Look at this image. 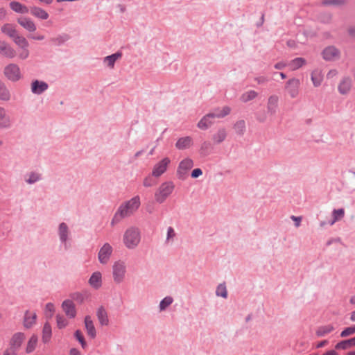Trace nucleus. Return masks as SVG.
<instances>
[{
  "label": "nucleus",
  "instance_id": "nucleus-15",
  "mask_svg": "<svg viewBox=\"0 0 355 355\" xmlns=\"http://www.w3.org/2000/svg\"><path fill=\"white\" fill-rule=\"evenodd\" d=\"M49 88V85L42 80H34L31 85V92L34 94L40 95L46 91Z\"/></svg>",
  "mask_w": 355,
  "mask_h": 355
},
{
  "label": "nucleus",
  "instance_id": "nucleus-16",
  "mask_svg": "<svg viewBox=\"0 0 355 355\" xmlns=\"http://www.w3.org/2000/svg\"><path fill=\"white\" fill-rule=\"evenodd\" d=\"M88 283L92 288L99 289L103 285L102 273L99 271L94 272L91 275Z\"/></svg>",
  "mask_w": 355,
  "mask_h": 355
},
{
  "label": "nucleus",
  "instance_id": "nucleus-55",
  "mask_svg": "<svg viewBox=\"0 0 355 355\" xmlns=\"http://www.w3.org/2000/svg\"><path fill=\"white\" fill-rule=\"evenodd\" d=\"M254 80L258 84H264L265 83L268 81V79L266 77H265V76H259V77H256L254 78Z\"/></svg>",
  "mask_w": 355,
  "mask_h": 355
},
{
  "label": "nucleus",
  "instance_id": "nucleus-35",
  "mask_svg": "<svg viewBox=\"0 0 355 355\" xmlns=\"http://www.w3.org/2000/svg\"><path fill=\"white\" fill-rule=\"evenodd\" d=\"M52 335V329L50 324L46 322L43 327L42 329V341L44 343H47L50 341Z\"/></svg>",
  "mask_w": 355,
  "mask_h": 355
},
{
  "label": "nucleus",
  "instance_id": "nucleus-23",
  "mask_svg": "<svg viewBox=\"0 0 355 355\" xmlns=\"http://www.w3.org/2000/svg\"><path fill=\"white\" fill-rule=\"evenodd\" d=\"M214 119L212 114L209 113L200 120L197 126L201 130H207L214 123Z\"/></svg>",
  "mask_w": 355,
  "mask_h": 355
},
{
  "label": "nucleus",
  "instance_id": "nucleus-4",
  "mask_svg": "<svg viewBox=\"0 0 355 355\" xmlns=\"http://www.w3.org/2000/svg\"><path fill=\"white\" fill-rule=\"evenodd\" d=\"M175 189V184L172 181L162 183L155 193V200L162 204L172 194Z\"/></svg>",
  "mask_w": 355,
  "mask_h": 355
},
{
  "label": "nucleus",
  "instance_id": "nucleus-48",
  "mask_svg": "<svg viewBox=\"0 0 355 355\" xmlns=\"http://www.w3.org/2000/svg\"><path fill=\"white\" fill-rule=\"evenodd\" d=\"M355 334V324L347 327L343 329L340 333V336L343 338L347 337Z\"/></svg>",
  "mask_w": 355,
  "mask_h": 355
},
{
  "label": "nucleus",
  "instance_id": "nucleus-17",
  "mask_svg": "<svg viewBox=\"0 0 355 355\" xmlns=\"http://www.w3.org/2000/svg\"><path fill=\"white\" fill-rule=\"evenodd\" d=\"M17 22L21 27L30 33L35 32L37 29L35 22L29 17H19Z\"/></svg>",
  "mask_w": 355,
  "mask_h": 355
},
{
  "label": "nucleus",
  "instance_id": "nucleus-64",
  "mask_svg": "<svg viewBox=\"0 0 355 355\" xmlns=\"http://www.w3.org/2000/svg\"><path fill=\"white\" fill-rule=\"evenodd\" d=\"M337 74V71L336 70H331L327 73V78H331Z\"/></svg>",
  "mask_w": 355,
  "mask_h": 355
},
{
  "label": "nucleus",
  "instance_id": "nucleus-56",
  "mask_svg": "<svg viewBox=\"0 0 355 355\" xmlns=\"http://www.w3.org/2000/svg\"><path fill=\"white\" fill-rule=\"evenodd\" d=\"M288 66V62H279L275 64V68L277 69H283L286 67Z\"/></svg>",
  "mask_w": 355,
  "mask_h": 355
},
{
  "label": "nucleus",
  "instance_id": "nucleus-57",
  "mask_svg": "<svg viewBox=\"0 0 355 355\" xmlns=\"http://www.w3.org/2000/svg\"><path fill=\"white\" fill-rule=\"evenodd\" d=\"M31 39L34 40H43L44 39V36L43 35H32L29 37Z\"/></svg>",
  "mask_w": 355,
  "mask_h": 355
},
{
  "label": "nucleus",
  "instance_id": "nucleus-27",
  "mask_svg": "<svg viewBox=\"0 0 355 355\" xmlns=\"http://www.w3.org/2000/svg\"><path fill=\"white\" fill-rule=\"evenodd\" d=\"M351 86H352L351 79L348 77H346V78H343L341 80L338 89L339 92L341 94H346L350 91Z\"/></svg>",
  "mask_w": 355,
  "mask_h": 355
},
{
  "label": "nucleus",
  "instance_id": "nucleus-28",
  "mask_svg": "<svg viewBox=\"0 0 355 355\" xmlns=\"http://www.w3.org/2000/svg\"><path fill=\"white\" fill-rule=\"evenodd\" d=\"M42 179V173L37 171H31L26 174L25 177V182L28 184H33Z\"/></svg>",
  "mask_w": 355,
  "mask_h": 355
},
{
  "label": "nucleus",
  "instance_id": "nucleus-52",
  "mask_svg": "<svg viewBox=\"0 0 355 355\" xmlns=\"http://www.w3.org/2000/svg\"><path fill=\"white\" fill-rule=\"evenodd\" d=\"M72 298L78 302L82 303L85 300V296L83 293H75L73 294Z\"/></svg>",
  "mask_w": 355,
  "mask_h": 355
},
{
  "label": "nucleus",
  "instance_id": "nucleus-9",
  "mask_svg": "<svg viewBox=\"0 0 355 355\" xmlns=\"http://www.w3.org/2000/svg\"><path fill=\"white\" fill-rule=\"evenodd\" d=\"M193 166V162L190 158L182 159L177 168L176 175L179 180H184L188 176V171Z\"/></svg>",
  "mask_w": 355,
  "mask_h": 355
},
{
  "label": "nucleus",
  "instance_id": "nucleus-63",
  "mask_svg": "<svg viewBox=\"0 0 355 355\" xmlns=\"http://www.w3.org/2000/svg\"><path fill=\"white\" fill-rule=\"evenodd\" d=\"M322 355H338V353L335 350H329L324 353Z\"/></svg>",
  "mask_w": 355,
  "mask_h": 355
},
{
  "label": "nucleus",
  "instance_id": "nucleus-11",
  "mask_svg": "<svg viewBox=\"0 0 355 355\" xmlns=\"http://www.w3.org/2000/svg\"><path fill=\"white\" fill-rule=\"evenodd\" d=\"M113 254V248L109 243H105L98 252V260L103 264L108 263Z\"/></svg>",
  "mask_w": 355,
  "mask_h": 355
},
{
  "label": "nucleus",
  "instance_id": "nucleus-43",
  "mask_svg": "<svg viewBox=\"0 0 355 355\" xmlns=\"http://www.w3.org/2000/svg\"><path fill=\"white\" fill-rule=\"evenodd\" d=\"M69 40V35L63 33L51 39V42L57 46H60Z\"/></svg>",
  "mask_w": 355,
  "mask_h": 355
},
{
  "label": "nucleus",
  "instance_id": "nucleus-32",
  "mask_svg": "<svg viewBox=\"0 0 355 355\" xmlns=\"http://www.w3.org/2000/svg\"><path fill=\"white\" fill-rule=\"evenodd\" d=\"M231 112V108L229 106H224L222 108H217L210 114H212L214 119L215 118H223Z\"/></svg>",
  "mask_w": 355,
  "mask_h": 355
},
{
  "label": "nucleus",
  "instance_id": "nucleus-58",
  "mask_svg": "<svg viewBox=\"0 0 355 355\" xmlns=\"http://www.w3.org/2000/svg\"><path fill=\"white\" fill-rule=\"evenodd\" d=\"M3 355H17V352L11 349H8L4 352Z\"/></svg>",
  "mask_w": 355,
  "mask_h": 355
},
{
  "label": "nucleus",
  "instance_id": "nucleus-47",
  "mask_svg": "<svg viewBox=\"0 0 355 355\" xmlns=\"http://www.w3.org/2000/svg\"><path fill=\"white\" fill-rule=\"evenodd\" d=\"M153 176H152V173L150 175H147L143 180V185L145 187H151L156 184V182L153 179Z\"/></svg>",
  "mask_w": 355,
  "mask_h": 355
},
{
  "label": "nucleus",
  "instance_id": "nucleus-8",
  "mask_svg": "<svg viewBox=\"0 0 355 355\" xmlns=\"http://www.w3.org/2000/svg\"><path fill=\"white\" fill-rule=\"evenodd\" d=\"M171 162V159L168 157H165L156 162L152 168V176L155 178H159L161 177L167 171Z\"/></svg>",
  "mask_w": 355,
  "mask_h": 355
},
{
  "label": "nucleus",
  "instance_id": "nucleus-49",
  "mask_svg": "<svg viewBox=\"0 0 355 355\" xmlns=\"http://www.w3.org/2000/svg\"><path fill=\"white\" fill-rule=\"evenodd\" d=\"M57 326L59 329L64 328L68 324V321L63 316L57 315L56 316Z\"/></svg>",
  "mask_w": 355,
  "mask_h": 355
},
{
  "label": "nucleus",
  "instance_id": "nucleus-59",
  "mask_svg": "<svg viewBox=\"0 0 355 355\" xmlns=\"http://www.w3.org/2000/svg\"><path fill=\"white\" fill-rule=\"evenodd\" d=\"M322 3L324 4V5L338 4V0H327V1H324Z\"/></svg>",
  "mask_w": 355,
  "mask_h": 355
},
{
  "label": "nucleus",
  "instance_id": "nucleus-31",
  "mask_svg": "<svg viewBox=\"0 0 355 355\" xmlns=\"http://www.w3.org/2000/svg\"><path fill=\"white\" fill-rule=\"evenodd\" d=\"M306 63V61L304 58H297L288 62V67L291 70L295 71L305 65Z\"/></svg>",
  "mask_w": 355,
  "mask_h": 355
},
{
  "label": "nucleus",
  "instance_id": "nucleus-41",
  "mask_svg": "<svg viewBox=\"0 0 355 355\" xmlns=\"http://www.w3.org/2000/svg\"><path fill=\"white\" fill-rule=\"evenodd\" d=\"M10 99V93L6 85L0 81V100L8 101Z\"/></svg>",
  "mask_w": 355,
  "mask_h": 355
},
{
  "label": "nucleus",
  "instance_id": "nucleus-21",
  "mask_svg": "<svg viewBox=\"0 0 355 355\" xmlns=\"http://www.w3.org/2000/svg\"><path fill=\"white\" fill-rule=\"evenodd\" d=\"M85 327L88 336L91 338H94L96 336V331L94 327L93 320L89 315L85 317Z\"/></svg>",
  "mask_w": 355,
  "mask_h": 355
},
{
  "label": "nucleus",
  "instance_id": "nucleus-54",
  "mask_svg": "<svg viewBox=\"0 0 355 355\" xmlns=\"http://www.w3.org/2000/svg\"><path fill=\"white\" fill-rule=\"evenodd\" d=\"M202 174V171L200 168H196L193 170L191 173V177L193 178H196L200 176Z\"/></svg>",
  "mask_w": 355,
  "mask_h": 355
},
{
  "label": "nucleus",
  "instance_id": "nucleus-2",
  "mask_svg": "<svg viewBox=\"0 0 355 355\" xmlns=\"http://www.w3.org/2000/svg\"><path fill=\"white\" fill-rule=\"evenodd\" d=\"M140 205L141 200L139 196H135L129 200L123 202L114 214L111 225L113 226L123 218L130 217L137 211Z\"/></svg>",
  "mask_w": 355,
  "mask_h": 355
},
{
  "label": "nucleus",
  "instance_id": "nucleus-46",
  "mask_svg": "<svg viewBox=\"0 0 355 355\" xmlns=\"http://www.w3.org/2000/svg\"><path fill=\"white\" fill-rule=\"evenodd\" d=\"M37 336L36 335H33L31 337L26 347L27 353H31L34 351L37 343Z\"/></svg>",
  "mask_w": 355,
  "mask_h": 355
},
{
  "label": "nucleus",
  "instance_id": "nucleus-30",
  "mask_svg": "<svg viewBox=\"0 0 355 355\" xmlns=\"http://www.w3.org/2000/svg\"><path fill=\"white\" fill-rule=\"evenodd\" d=\"M334 329L332 324L320 326L317 328L315 334L318 337H323L332 332Z\"/></svg>",
  "mask_w": 355,
  "mask_h": 355
},
{
  "label": "nucleus",
  "instance_id": "nucleus-42",
  "mask_svg": "<svg viewBox=\"0 0 355 355\" xmlns=\"http://www.w3.org/2000/svg\"><path fill=\"white\" fill-rule=\"evenodd\" d=\"M258 96V93L254 90H249L244 92L240 97V100L243 103H247L254 99Z\"/></svg>",
  "mask_w": 355,
  "mask_h": 355
},
{
  "label": "nucleus",
  "instance_id": "nucleus-62",
  "mask_svg": "<svg viewBox=\"0 0 355 355\" xmlns=\"http://www.w3.org/2000/svg\"><path fill=\"white\" fill-rule=\"evenodd\" d=\"M266 115L263 114V115H259V114H257V121H259V122H264L266 121Z\"/></svg>",
  "mask_w": 355,
  "mask_h": 355
},
{
  "label": "nucleus",
  "instance_id": "nucleus-50",
  "mask_svg": "<svg viewBox=\"0 0 355 355\" xmlns=\"http://www.w3.org/2000/svg\"><path fill=\"white\" fill-rule=\"evenodd\" d=\"M75 338L79 341L83 348H85L87 343L85 340L83 333L80 330H76L74 334Z\"/></svg>",
  "mask_w": 355,
  "mask_h": 355
},
{
  "label": "nucleus",
  "instance_id": "nucleus-6",
  "mask_svg": "<svg viewBox=\"0 0 355 355\" xmlns=\"http://www.w3.org/2000/svg\"><path fill=\"white\" fill-rule=\"evenodd\" d=\"M58 235L62 246L68 250L71 246V233L66 223H60L58 227Z\"/></svg>",
  "mask_w": 355,
  "mask_h": 355
},
{
  "label": "nucleus",
  "instance_id": "nucleus-53",
  "mask_svg": "<svg viewBox=\"0 0 355 355\" xmlns=\"http://www.w3.org/2000/svg\"><path fill=\"white\" fill-rule=\"evenodd\" d=\"M291 218L295 221V226L296 227H299L301 224L302 221V217L301 216H291Z\"/></svg>",
  "mask_w": 355,
  "mask_h": 355
},
{
  "label": "nucleus",
  "instance_id": "nucleus-33",
  "mask_svg": "<svg viewBox=\"0 0 355 355\" xmlns=\"http://www.w3.org/2000/svg\"><path fill=\"white\" fill-rule=\"evenodd\" d=\"M10 8L15 12L26 14L28 12V8L18 1H11L10 3Z\"/></svg>",
  "mask_w": 355,
  "mask_h": 355
},
{
  "label": "nucleus",
  "instance_id": "nucleus-14",
  "mask_svg": "<svg viewBox=\"0 0 355 355\" xmlns=\"http://www.w3.org/2000/svg\"><path fill=\"white\" fill-rule=\"evenodd\" d=\"M12 120L8 114V111L3 107L0 106V128L8 129L12 125Z\"/></svg>",
  "mask_w": 355,
  "mask_h": 355
},
{
  "label": "nucleus",
  "instance_id": "nucleus-45",
  "mask_svg": "<svg viewBox=\"0 0 355 355\" xmlns=\"http://www.w3.org/2000/svg\"><path fill=\"white\" fill-rule=\"evenodd\" d=\"M216 295L218 297H221L224 299L227 297V290L225 283H222L218 285L216 290Z\"/></svg>",
  "mask_w": 355,
  "mask_h": 355
},
{
  "label": "nucleus",
  "instance_id": "nucleus-36",
  "mask_svg": "<svg viewBox=\"0 0 355 355\" xmlns=\"http://www.w3.org/2000/svg\"><path fill=\"white\" fill-rule=\"evenodd\" d=\"M233 128L239 136H243L246 130L245 121L243 119L237 121L233 126Z\"/></svg>",
  "mask_w": 355,
  "mask_h": 355
},
{
  "label": "nucleus",
  "instance_id": "nucleus-12",
  "mask_svg": "<svg viewBox=\"0 0 355 355\" xmlns=\"http://www.w3.org/2000/svg\"><path fill=\"white\" fill-rule=\"evenodd\" d=\"M279 98L276 94L270 95L267 101V113L270 116H274L278 110Z\"/></svg>",
  "mask_w": 355,
  "mask_h": 355
},
{
  "label": "nucleus",
  "instance_id": "nucleus-38",
  "mask_svg": "<svg viewBox=\"0 0 355 355\" xmlns=\"http://www.w3.org/2000/svg\"><path fill=\"white\" fill-rule=\"evenodd\" d=\"M345 216V210L343 208L334 209L332 211V220L329 223L330 225H333L336 222L341 220Z\"/></svg>",
  "mask_w": 355,
  "mask_h": 355
},
{
  "label": "nucleus",
  "instance_id": "nucleus-22",
  "mask_svg": "<svg viewBox=\"0 0 355 355\" xmlns=\"http://www.w3.org/2000/svg\"><path fill=\"white\" fill-rule=\"evenodd\" d=\"M192 145L193 139L189 136L180 137L175 143V147L179 150L189 148Z\"/></svg>",
  "mask_w": 355,
  "mask_h": 355
},
{
  "label": "nucleus",
  "instance_id": "nucleus-61",
  "mask_svg": "<svg viewBox=\"0 0 355 355\" xmlns=\"http://www.w3.org/2000/svg\"><path fill=\"white\" fill-rule=\"evenodd\" d=\"M69 355H80V353L77 349L72 348L69 352Z\"/></svg>",
  "mask_w": 355,
  "mask_h": 355
},
{
  "label": "nucleus",
  "instance_id": "nucleus-24",
  "mask_svg": "<svg viewBox=\"0 0 355 355\" xmlns=\"http://www.w3.org/2000/svg\"><path fill=\"white\" fill-rule=\"evenodd\" d=\"M37 315L35 313H31L26 311L24 314V326L26 329L31 328L36 322Z\"/></svg>",
  "mask_w": 355,
  "mask_h": 355
},
{
  "label": "nucleus",
  "instance_id": "nucleus-39",
  "mask_svg": "<svg viewBox=\"0 0 355 355\" xmlns=\"http://www.w3.org/2000/svg\"><path fill=\"white\" fill-rule=\"evenodd\" d=\"M177 237V234L173 227H168L166 232V238L164 243L166 245L172 244Z\"/></svg>",
  "mask_w": 355,
  "mask_h": 355
},
{
  "label": "nucleus",
  "instance_id": "nucleus-19",
  "mask_svg": "<svg viewBox=\"0 0 355 355\" xmlns=\"http://www.w3.org/2000/svg\"><path fill=\"white\" fill-rule=\"evenodd\" d=\"M322 57L327 61L334 60L340 57V52L334 46H328L323 50Z\"/></svg>",
  "mask_w": 355,
  "mask_h": 355
},
{
  "label": "nucleus",
  "instance_id": "nucleus-25",
  "mask_svg": "<svg viewBox=\"0 0 355 355\" xmlns=\"http://www.w3.org/2000/svg\"><path fill=\"white\" fill-rule=\"evenodd\" d=\"M96 317L101 326H107L109 324L107 313L103 306H101L97 309Z\"/></svg>",
  "mask_w": 355,
  "mask_h": 355
},
{
  "label": "nucleus",
  "instance_id": "nucleus-20",
  "mask_svg": "<svg viewBox=\"0 0 355 355\" xmlns=\"http://www.w3.org/2000/svg\"><path fill=\"white\" fill-rule=\"evenodd\" d=\"M62 307L67 317L69 318H75L76 315V310L75 305L71 300H64L62 304Z\"/></svg>",
  "mask_w": 355,
  "mask_h": 355
},
{
  "label": "nucleus",
  "instance_id": "nucleus-37",
  "mask_svg": "<svg viewBox=\"0 0 355 355\" xmlns=\"http://www.w3.org/2000/svg\"><path fill=\"white\" fill-rule=\"evenodd\" d=\"M323 76L321 71L318 69L313 71L311 73V80L315 87H319L322 82Z\"/></svg>",
  "mask_w": 355,
  "mask_h": 355
},
{
  "label": "nucleus",
  "instance_id": "nucleus-10",
  "mask_svg": "<svg viewBox=\"0 0 355 355\" xmlns=\"http://www.w3.org/2000/svg\"><path fill=\"white\" fill-rule=\"evenodd\" d=\"M300 81L298 78H292L285 85V91L291 98H295L300 94Z\"/></svg>",
  "mask_w": 355,
  "mask_h": 355
},
{
  "label": "nucleus",
  "instance_id": "nucleus-60",
  "mask_svg": "<svg viewBox=\"0 0 355 355\" xmlns=\"http://www.w3.org/2000/svg\"><path fill=\"white\" fill-rule=\"evenodd\" d=\"M327 343H328V341H327V340H322V341H320V342H319V343L316 345V347H317V348H321V347H324V346H325Z\"/></svg>",
  "mask_w": 355,
  "mask_h": 355
},
{
  "label": "nucleus",
  "instance_id": "nucleus-13",
  "mask_svg": "<svg viewBox=\"0 0 355 355\" xmlns=\"http://www.w3.org/2000/svg\"><path fill=\"white\" fill-rule=\"evenodd\" d=\"M1 32L9 37L12 39L13 42L17 41V38L23 37L24 36L21 35L15 28V26L11 24H4L1 28Z\"/></svg>",
  "mask_w": 355,
  "mask_h": 355
},
{
  "label": "nucleus",
  "instance_id": "nucleus-34",
  "mask_svg": "<svg viewBox=\"0 0 355 355\" xmlns=\"http://www.w3.org/2000/svg\"><path fill=\"white\" fill-rule=\"evenodd\" d=\"M352 347H355V337L338 343L335 348L336 349H347Z\"/></svg>",
  "mask_w": 355,
  "mask_h": 355
},
{
  "label": "nucleus",
  "instance_id": "nucleus-18",
  "mask_svg": "<svg viewBox=\"0 0 355 355\" xmlns=\"http://www.w3.org/2000/svg\"><path fill=\"white\" fill-rule=\"evenodd\" d=\"M25 338H26L25 334L22 332H17V333L14 334L10 340V349H13L17 352V350L21 345Z\"/></svg>",
  "mask_w": 355,
  "mask_h": 355
},
{
  "label": "nucleus",
  "instance_id": "nucleus-5",
  "mask_svg": "<svg viewBox=\"0 0 355 355\" xmlns=\"http://www.w3.org/2000/svg\"><path fill=\"white\" fill-rule=\"evenodd\" d=\"M127 273L126 263L123 260L114 261L112 266V274L115 284H121L125 279Z\"/></svg>",
  "mask_w": 355,
  "mask_h": 355
},
{
  "label": "nucleus",
  "instance_id": "nucleus-51",
  "mask_svg": "<svg viewBox=\"0 0 355 355\" xmlns=\"http://www.w3.org/2000/svg\"><path fill=\"white\" fill-rule=\"evenodd\" d=\"M45 315L48 318H51L55 311L54 305L52 303H48L45 306Z\"/></svg>",
  "mask_w": 355,
  "mask_h": 355
},
{
  "label": "nucleus",
  "instance_id": "nucleus-40",
  "mask_svg": "<svg viewBox=\"0 0 355 355\" xmlns=\"http://www.w3.org/2000/svg\"><path fill=\"white\" fill-rule=\"evenodd\" d=\"M227 137V132L225 128L219 129L216 133L213 135V140L215 144L223 142Z\"/></svg>",
  "mask_w": 355,
  "mask_h": 355
},
{
  "label": "nucleus",
  "instance_id": "nucleus-1",
  "mask_svg": "<svg viewBox=\"0 0 355 355\" xmlns=\"http://www.w3.org/2000/svg\"><path fill=\"white\" fill-rule=\"evenodd\" d=\"M17 49L15 50L6 42L0 40V54L6 58L12 59L17 57L19 60H24L29 58V43L25 37L17 38L14 42Z\"/></svg>",
  "mask_w": 355,
  "mask_h": 355
},
{
  "label": "nucleus",
  "instance_id": "nucleus-3",
  "mask_svg": "<svg viewBox=\"0 0 355 355\" xmlns=\"http://www.w3.org/2000/svg\"><path fill=\"white\" fill-rule=\"evenodd\" d=\"M142 234L141 229L135 225L128 227L122 235V243L128 250H136L141 244Z\"/></svg>",
  "mask_w": 355,
  "mask_h": 355
},
{
  "label": "nucleus",
  "instance_id": "nucleus-26",
  "mask_svg": "<svg viewBox=\"0 0 355 355\" xmlns=\"http://www.w3.org/2000/svg\"><path fill=\"white\" fill-rule=\"evenodd\" d=\"M122 57L121 52H116L103 58V63L110 69L114 67L115 62Z\"/></svg>",
  "mask_w": 355,
  "mask_h": 355
},
{
  "label": "nucleus",
  "instance_id": "nucleus-7",
  "mask_svg": "<svg viewBox=\"0 0 355 355\" xmlns=\"http://www.w3.org/2000/svg\"><path fill=\"white\" fill-rule=\"evenodd\" d=\"M4 76L12 82H17L22 78L19 67L15 63L7 64L3 69Z\"/></svg>",
  "mask_w": 355,
  "mask_h": 355
},
{
  "label": "nucleus",
  "instance_id": "nucleus-29",
  "mask_svg": "<svg viewBox=\"0 0 355 355\" xmlns=\"http://www.w3.org/2000/svg\"><path fill=\"white\" fill-rule=\"evenodd\" d=\"M31 14L33 16L43 20L47 19L49 17L48 12L46 10L37 6L31 8Z\"/></svg>",
  "mask_w": 355,
  "mask_h": 355
},
{
  "label": "nucleus",
  "instance_id": "nucleus-44",
  "mask_svg": "<svg viewBox=\"0 0 355 355\" xmlns=\"http://www.w3.org/2000/svg\"><path fill=\"white\" fill-rule=\"evenodd\" d=\"M173 298L171 296H166L163 298L159 304V309L160 312L165 311L173 302Z\"/></svg>",
  "mask_w": 355,
  "mask_h": 355
}]
</instances>
